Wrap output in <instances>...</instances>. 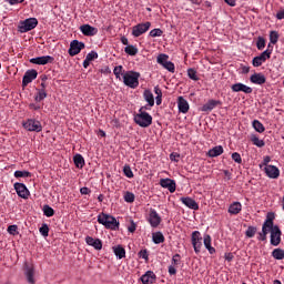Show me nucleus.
<instances>
[{"label": "nucleus", "instance_id": "1", "mask_svg": "<svg viewBox=\"0 0 284 284\" xmlns=\"http://www.w3.org/2000/svg\"><path fill=\"white\" fill-rule=\"evenodd\" d=\"M191 243L195 254H201L203 244L207 250L209 254H216V248L212 246V236L210 234L201 235L200 231H193L191 234Z\"/></svg>", "mask_w": 284, "mask_h": 284}, {"label": "nucleus", "instance_id": "2", "mask_svg": "<svg viewBox=\"0 0 284 284\" xmlns=\"http://www.w3.org/2000/svg\"><path fill=\"white\" fill-rule=\"evenodd\" d=\"M98 223H100V225H104L106 230L113 231L119 230L120 225L119 221H116V217L103 212L98 215Z\"/></svg>", "mask_w": 284, "mask_h": 284}, {"label": "nucleus", "instance_id": "3", "mask_svg": "<svg viewBox=\"0 0 284 284\" xmlns=\"http://www.w3.org/2000/svg\"><path fill=\"white\" fill-rule=\"evenodd\" d=\"M134 123L140 128H150L152 125V115L143 111V108H140L139 113L134 115Z\"/></svg>", "mask_w": 284, "mask_h": 284}, {"label": "nucleus", "instance_id": "4", "mask_svg": "<svg viewBox=\"0 0 284 284\" xmlns=\"http://www.w3.org/2000/svg\"><path fill=\"white\" fill-rule=\"evenodd\" d=\"M141 78V73L136 71H128L123 74V83L128 85V88H132L133 90L139 88V79Z\"/></svg>", "mask_w": 284, "mask_h": 284}, {"label": "nucleus", "instance_id": "5", "mask_svg": "<svg viewBox=\"0 0 284 284\" xmlns=\"http://www.w3.org/2000/svg\"><path fill=\"white\" fill-rule=\"evenodd\" d=\"M272 221H274V213H268L266 220L262 225V232L257 233V241H267V234H270V227H272Z\"/></svg>", "mask_w": 284, "mask_h": 284}, {"label": "nucleus", "instance_id": "6", "mask_svg": "<svg viewBox=\"0 0 284 284\" xmlns=\"http://www.w3.org/2000/svg\"><path fill=\"white\" fill-rule=\"evenodd\" d=\"M37 26H39V20H37V18H28L19 22L18 32H21L22 34L30 32V30H34Z\"/></svg>", "mask_w": 284, "mask_h": 284}, {"label": "nucleus", "instance_id": "7", "mask_svg": "<svg viewBox=\"0 0 284 284\" xmlns=\"http://www.w3.org/2000/svg\"><path fill=\"white\" fill-rule=\"evenodd\" d=\"M270 233L271 245L278 247V245H281V236H283V232H281V227H278V225H274V220H272V227H270Z\"/></svg>", "mask_w": 284, "mask_h": 284}, {"label": "nucleus", "instance_id": "8", "mask_svg": "<svg viewBox=\"0 0 284 284\" xmlns=\"http://www.w3.org/2000/svg\"><path fill=\"white\" fill-rule=\"evenodd\" d=\"M169 59H170V55L165 53H161L158 55L156 62L159 63V65H162L164 70H168L169 72H172V74H174L176 68L174 67L172 61H169Z\"/></svg>", "mask_w": 284, "mask_h": 284}, {"label": "nucleus", "instance_id": "9", "mask_svg": "<svg viewBox=\"0 0 284 284\" xmlns=\"http://www.w3.org/2000/svg\"><path fill=\"white\" fill-rule=\"evenodd\" d=\"M22 125L28 132H41L43 130L41 121L34 119H28Z\"/></svg>", "mask_w": 284, "mask_h": 284}, {"label": "nucleus", "instance_id": "10", "mask_svg": "<svg viewBox=\"0 0 284 284\" xmlns=\"http://www.w3.org/2000/svg\"><path fill=\"white\" fill-rule=\"evenodd\" d=\"M271 57H272V50L266 49L260 55L253 58L252 64H253L254 68H261V65L263 63H265V61H267V59H271Z\"/></svg>", "mask_w": 284, "mask_h": 284}, {"label": "nucleus", "instance_id": "11", "mask_svg": "<svg viewBox=\"0 0 284 284\" xmlns=\"http://www.w3.org/2000/svg\"><path fill=\"white\" fill-rule=\"evenodd\" d=\"M152 27V22H144V23H139L132 28V34L135 38L141 37V34H145L148 30Z\"/></svg>", "mask_w": 284, "mask_h": 284}, {"label": "nucleus", "instance_id": "12", "mask_svg": "<svg viewBox=\"0 0 284 284\" xmlns=\"http://www.w3.org/2000/svg\"><path fill=\"white\" fill-rule=\"evenodd\" d=\"M84 49H85V43L80 42L79 40H73L70 43L68 53L70 54V57H77V54H79L81 50H84Z\"/></svg>", "mask_w": 284, "mask_h": 284}, {"label": "nucleus", "instance_id": "13", "mask_svg": "<svg viewBox=\"0 0 284 284\" xmlns=\"http://www.w3.org/2000/svg\"><path fill=\"white\" fill-rule=\"evenodd\" d=\"M148 221L151 227H159V225H161L162 219L161 215H159V213L156 212V210L150 209Z\"/></svg>", "mask_w": 284, "mask_h": 284}, {"label": "nucleus", "instance_id": "14", "mask_svg": "<svg viewBox=\"0 0 284 284\" xmlns=\"http://www.w3.org/2000/svg\"><path fill=\"white\" fill-rule=\"evenodd\" d=\"M37 77H39V72H37V70L31 69L26 71L22 78V88H27L29 83H32V81L37 79Z\"/></svg>", "mask_w": 284, "mask_h": 284}, {"label": "nucleus", "instance_id": "15", "mask_svg": "<svg viewBox=\"0 0 284 284\" xmlns=\"http://www.w3.org/2000/svg\"><path fill=\"white\" fill-rule=\"evenodd\" d=\"M161 187H164V190H169L171 194H174L176 192V181L166 178L160 180Z\"/></svg>", "mask_w": 284, "mask_h": 284}, {"label": "nucleus", "instance_id": "16", "mask_svg": "<svg viewBox=\"0 0 284 284\" xmlns=\"http://www.w3.org/2000/svg\"><path fill=\"white\" fill-rule=\"evenodd\" d=\"M29 61L34 65H48V63H54V58L51 55H42L38 58H32Z\"/></svg>", "mask_w": 284, "mask_h": 284}, {"label": "nucleus", "instance_id": "17", "mask_svg": "<svg viewBox=\"0 0 284 284\" xmlns=\"http://www.w3.org/2000/svg\"><path fill=\"white\" fill-rule=\"evenodd\" d=\"M13 187L20 199H28V196H30V191L28 190V186H26V184L16 182L13 184Z\"/></svg>", "mask_w": 284, "mask_h": 284}, {"label": "nucleus", "instance_id": "18", "mask_svg": "<svg viewBox=\"0 0 284 284\" xmlns=\"http://www.w3.org/2000/svg\"><path fill=\"white\" fill-rule=\"evenodd\" d=\"M24 276L30 284H34V265L26 262L24 263Z\"/></svg>", "mask_w": 284, "mask_h": 284}, {"label": "nucleus", "instance_id": "19", "mask_svg": "<svg viewBox=\"0 0 284 284\" xmlns=\"http://www.w3.org/2000/svg\"><path fill=\"white\" fill-rule=\"evenodd\" d=\"M264 172L268 179H278L281 176V170L274 165H266Z\"/></svg>", "mask_w": 284, "mask_h": 284}, {"label": "nucleus", "instance_id": "20", "mask_svg": "<svg viewBox=\"0 0 284 284\" xmlns=\"http://www.w3.org/2000/svg\"><path fill=\"white\" fill-rule=\"evenodd\" d=\"M80 31L84 37H95V34H99V29L90 26V24H82L80 27Z\"/></svg>", "mask_w": 284, "mask_h": 284}, {"label": "nucleus", "instance_id": "21", "mask_svg": "<svg viewBox=\"0 0 284 284\" xmlns=\"http://www.w3.org/2000/svg\"><path fill=\"white\" fill-rule=\"evenodd\" d=\"M232 92H244V94H252V87H247L241 82L235 83L231 87Z\"/></svg>", "mask_w": 284, "mask_h": 284}, {"label": "nucleus", "instance_id": "22", "mask_svg": "<svg viewBox=\"0 0 284 284\" xmlns=\"http://www.w3.org/2000/svg\"><path fill=\"white\" fill-rule=\"evenodd\" d=\"M87 245L94 247V250H103V242L100 239H94L90 235L85 237Z\"/></svg>", "mask_w": 284, "mask_h": 284}, {"label": "nucleus", "instance_id": "23", "mask_svg": "<svg viewBox=\"0 0 284 284\" xmlns=\"http://www.w3.org/2000/svg\"><path fill=\"white\" fill-rule=\"evenodd\" d=\"M178 108L179 112L182 114H187V112H190V103H187V100L183 97L178 98Z\"/></svg>", "mask_w": 284, "mask_h": 284}, {"label": "nucleus", "instance_id": "24", "mask_svg": "<svg viewBox=\"0 0 284 284\" xmlns=\"http://www.w3.org/2000/svg\"><path fill=\"white\" fill-rule=\"evenodd\" d=\"M180 201L183 203V205L189 207V210H199V203H196V201L190 196L181 197Z\"/></svg>", "mask_w": 284, "mask_h": 284}, {"label": "nucleus", "instance_id": "25", "mask_svg": "<svg viewBox=\"0 0 284 284\" xmlns=\"http://www.w3.org/2000/svg\"><path fill=\"white\" fill-rule=\"evenodd\" d=\"M250 81L255 85H263L267 81V79L263 73H254L251 75Z\"/></svg>", "mask_w": 284, "mask_h": 284}, {"label": "nucleus", "instance_id": "26", "mask_svg": "<svg viewBox=\"0 0 284 284\" xmlns=\"http://www.w3.org/2000/svg\"><path fill=\"white\" fill-rule=\"evenodd\" d=\"M216 105H223V102L221 100H209L203 106L202 111L203 112H212Z\"/></svg>", "mask_w": 284, "mask_h": 284}, {"label": "nucleus", "instance_id": "27", "mask_svg": "<svg viewBox=\"0 0 284 284\" xmlns=\"http://www.w3.org/2000/svg\"><path fill=\"white\" fill-rule=\"evenodd\" d=\"M141 281L143 284H152L156 281V274L152 271H148L144 275L141 276Z\"/></svg>", "mask_w": 284, "mask_h": 284}, {"label": "nucleus", "instance_id": "28", "mask_svg": "<svg viewBox=\"0 0 284 284\" xmlns=\"http://www.w3.org/2000/svg\"><path fill=\"white\" fill-rule=\"evenodd\" d=\"M242 210H243V204H241V202H233L229 206V214L236 216V214H241Z\"/></svg>", "mask_w": 284, "mask_h": 284}, {"label": "nucleus", "instance_id": "29", "mask_svg": "<svg viewBox=\"0 0 284 284\" xmlns=\"http://www.w3.org/2000/svg\"><path fill=\"white\" fill-rule=\"evenodd\" d=\"M143 98L149 103L150 108H154V94L149 89L144 90Z\"/></svg>", "mask_w": 284, "mask_h": 284}, {"label": "nucleus", "instance_id": "30", "mask_svg": "<svg viewBox=\"0 0 284 284\" xmlns=\"http://www.w3.org/2000/svg\"><path fill=\"white\" fill-rule=\"evenodd\" d=\"M73 163L75 168H79L81 170L83 169V165H85V159H83V155L81 154H75L73 156Z\"/></svg>", "mask_w": 284, "mask_h": 284}, {"label": "nucleus", "instance_id": "31", "mask_svg": "<svg viewBox=\"0 0 284 284\" xmlns=\"http://www.w3.org/2000/svg\"><path fill=\"white\" fill-rule=\"evenodd\" d=\"M221 154H223V146L222 145H217V146L209 150V156H211V159H214L216 156H221Z\"/></svg>", "mask_w": 284, "mask_h": 284}, {"label": "nucleus", "instance_id": "32", "mask_svg": "<svg viewBox=\"0 0 284 284\" xmlns=\"http://www.w3.org/2000/svg\"><path fill=\"white\" fill-rule=\"evenodd\" d=\"M153 243L160 245V243H165V236L161 232H155L152 234Z\"/></svg>", "mask_w": 284, "mask_h": 284}, {"label": "nucleus", "instance_id": "33", "mask_svg": "<svg viewBox=\"0 0 284 284\" xmlns=\"http://www.w3.org/2000/svg\"><path fill=\"white\" fill-rule=\"evenodd\" d=\"M113 252L118 258H125V248L121 245L114 246Z\"/></svg>", "mask_w": 284, "mask_h": 284}, {"label": "nucleus", "instance_id": "34", "mask_svg": "<svg viewBox=\"0 0 284 284\" xmlns=\"http://www.w3.org/2000/svg\"><path fill=\"white\" fill-rule=\"evenodd\" d=\"M252 126L254 128L255 132H258L260 134H263V132H265V125H263L258 120H254L252 122Z\"/></svg>", "mask_w": 284, "mask_h": 284}, {"label": "nucleus", "instance_id": "35", "mask_svg": "<svg viewBox=\"0 0 284 284\" xmlns=\"http://www.w3.org/2000/svg\"><path fill=\"white\" fill-rule=\"evenodd\" d=\"M47 97H48V92H45V90L38 89L34 101H37L38 103H41V101H43Z\"/></svg>", "mask_w": 284, "mask_h": 284}, {"label": "nucleus", "instance_id": "36", "mask_svg": "<svg viewBox=\"0 0 284 284\" xmlns=\"http://www.w3.org/2000/svg\"><path fill=\"white\" fill-rule=\"evenodd\" d=\"M124 52L130 57H136L139 54V49L132 44L124 48Z\"/></svg>", "mask_w": 284, "mask_h": 284}, {"label": "nucleus", "instance_id": "37", "mask_svg": "<svg viewBox=\"0 0 284 284\" xmlns=\"http://www.w3.org/2000/svg\"><path fill=\"white\" fill-rule=\"evenodd\" d=\"M272 256L276 261H283V258H284V250L283 248H275V250H273Z\"/></svg>", "mask_w": 284, "mask_h": 284}, {"label": "nucleus", "instance_id": "38", "mask_svg": "<svg viewBox=\"0 0 284 284\" xmlns=\"http://www.w3.org/2000/svg\"><path fill=\"white\" fill-rule=\"evenodd\" d=\"M16 179H30L32 176V173L29 171H16L14 174Z\"/></svg>", "mask_w": 284, "mask_h": 284}, {"label": "nucleus", "instance_id": "39", "mask_svg": "<svg viewBox=\"0 0 284 284\" xmlns=\"http://www.w3.org/2000/svg\"><path fill=\"white\" fill-rule=\"evenodd\" d=\"M251 141L253 145H256V148H265V141L258 139L256 135H252Z\"/></svg>", "mask_w": 284, "mask_h": 284}, {"label": "nucleus", "instance_id": "40", "mask_svg": "<svg viewBox=\"0 0 284 284\" xmlns=\"http://www.w3.org/2000/svg\"><path fill=\"white\" fill-rule=\"evenodd\" d=\"M42 212L44 216H47L48 219L54 215V209H52L50 205H44L42 209Z\"/></svg>", "mask_w": 284, "mask_h": 284}, {"label": "nucleus", "instance_id": "41", "mask_svg": "<svg viewBox=\"0 0 284 284\" xmlns=\"http://www.w3.org/2000/svg\"><path fill=\"white\" fill-rule=\"evenodd\" d=\"M256 232V226H248L247 230L245 231V236H247V239H254Z\"/></svg>", "mask_w": 284, "mask_h": 284}, {"label": "nucleus", "instance_id": "42", "mask_svg": "<svg viewBox=\"0 0 284 284\" xmlns=\"http://www.w3.org/2000/svg\"><path fill=\"white\" fill-rule=\"evenodd\" d=\"M123 174L126 176V179H134V173L132 172V168L130 165H124L123 168Z\"/></svg>", "mask_w": 284, "mask_h": 284}, {"label": "nucleus", "instance_id": "43", "mask_svg": "<svg viewBox=\"0 0 284 284\" xmlns=\"http://www.w3.org/2000/svg\"><path fill=\"white\" fill-rule=\"evenodd\" d=\"M270 41L273 45H276L278 43V31L270 32Z\"/></svg>", "mask_w": 284, "mask_h": 284}, {"label": "nucleus", "instance_id": "44", "mask_svg": "<svg viewBox=\"0 0 284 284\" xmlns=\"http://www.w3.org/2000/svg\"><path fill=\"white\" fill-rule=\"evenodd\" d=\"M187 77L192 81H199V75L196 74L195 69H193V68L187 69Z\"/></svg>", "mask_w": 284, "mask_h": 284}, {"label": "nucleus", "instance_id": "45", "mask_svg": "<svg viewBox=\"0 0 284 284\" xmlns=\"http://www.w3.org/2000/svg\"><path fill=\"white\" fill-rule=\"evenodd\" d=\"M134 199H135L134 193H132L130 191H126L124 193V201H125V203H134Z\"/></svg>", "mask_w": 284, "mask_h": 284}, {"label": "nucleus", "instance_id": "46", "mask_svg": "<svg viewBox=\"0 0 284 284\" xmlns=\"http://www.w3.org/2000/svg\"><path fill=\"white\" fill-rule=\"evenodd\" d=\"M138 256H139V258H143L146 263H148V261H150V253H148L146 248L141 250L138 253Z\"/></svg>", "mask_w": 284, "mask_h": 284}, {"label": "nucleus", "instance_id": "47", "mask_svg": "<svg viewBox=\"0 0 284 284\" xmlns=\"http://www.w3.org/2000/svg\"><path fill=\"white\" fill-rule=\"evenodd\" d=\"M256 48H257V50H264L265 49V38H263V37L257 38Z\"/></svg>", "mask_w": 284, "mask_h": 284}, {"label": "nucleus", "instance_id": "48", "mask_svg": "<svg viewBox=\"0 0 284 284\" xmlns=\"http://www.w3.org/2000/svg\"><path fill=\"white\" fill-rule=\"evenodd\" d=\"M40 234H42V236H48L50 234V227L48 226V224H42V226L39 229Z\"/></svg>", "mask_w": 284, "mask_h": 284}, {"label": "nucleus", "instance_id": "49", "mask_svg": "<svg viewBox=\"0 0 284 284\" xmlns=\"http://www.w3.org/2000/svg\"><path fill=\"white\" fill-rule=\"evenodd\" d=\"M149 37H152V38L163 37V30L153 29V30L150 31Z\"/></svg>", "mask_w": 284, "mask_h": 284}, {"label": "nucleus", "instance_id": "50", "mask_svg": "<svg viewBox=\"0 0 284 284\" xmlns=\"http://www.w3.org/2000/svg\"><path fill=\"white\" fill-rule=\"evenodd\" d=\"M171 265H173L175 267H178V265H181V255L180 254L173 255Z\"/></svg>", "mask_w": 284, "mask_h": 284}, {"label": "nucleus", "instance_id": "51", "mask_svg": "<svg viewBox=\"0 0 284 284\" xmlns=\"http://www.w3.org/2000/svg\"><path fill=\"white\" fill-rule=\"evenodd\" d=\"M85 59L88 61H94V59H99V53H97V51H91L87 54Z\"/></svg>", "mask_w": 284, "mask_h": 284}, {"label": "nucleus", "instance_id": "52", "mask_svg": "<svg viewBox=\"0 0 284 284\" xmlns=\"http://www.w3.org/2000/svg\"><path fill=\"white\" fill-rule=\"evenodd\" d=\"M121 72H123V65H118L113 70V74L116 79H121Z\"/></svg>", "mask_w": 284, "mask_h": 284}, {"label": "nucleus", "instance_id": "53", "mask_svg": "<svg viewBox=\"0 0 284 284\" xmlns=\"http://www.w3.org/2000/svg\"><path fill=\"white\" fill-rule=\"evenodd\" d=\"M232 159L235 161V163H243V159L241 158V153L239 152L232 153Z\"/></svg>", "mask_w": 284, "mask_h": 284}, {"label": "nucleus", "instance_id": "54", "mask_svg": "<svg viewBox=\"0 0 284 284\" xmlns=\"http://www.w3.org/2000/svg\"><path fill=\"white\" fill-rule=\"evenodd\" d=\"M128 232H130L131 234H134V232H136V223H134L132 220L130 225L128 226Z\"/></svg>", "mask_w": 284, "mask_h": 284}, {"label": "nucleus", "instance_id": "55", "mask_svg": "<svg viewBox=\"0 0 284 284\" xmlns=\"http://www.w3.org/2000/svg\"><path fill=\"white\" fill-rule=\"evenodd\" d=\"M181 158V154L173 152L170 154V160L174 161L175 163H179V159Z\"/></svg>", "mask_w": 284, "mask_h": 284}, {"label": "nucleus", "instance_id": "56", "mask_svg": "<svg viewBox=\"0 0 284 284\" xmlns=\"http://www.w3.org/2000/svg\"><path fill=\"white\" fill-rule=\"evenodd\" d=\"M270 161H272V158H270V155L264 156L263 163L260 164V168H263V165H264V168H267V165H270V164H268Z\"/></svg>", "mask_w": 284, "mask_h": 284}, {"label": "nucleus", "instance_id": "57", "mask_svg": "<svg viewBox=\"0 0 284 284\" xmlns=\"http://www.w3.org/2000/svg\"><path fill=\"white\" fill-rule=\"evenodd\" d=\"M17 230H18L17 225H9L7 229V232L9 234H14V232H17Z\"/></svg>", "mask_w": 284, "mask_h": 284}, {"label": "nucleus", "instance_id": "58", "mask_svg": "<svg viewBox=\"0 0 284 284\" xmlns=\"http://www.w3.org/2000/svg\"><path fill=\"white\" fill-rule=\"evenodd\" d=\"M169 274L171 275V276H174V275H176V266H174V265H170L169 266Z\"/></svg>", "mask_w": 284, "mask_h": 284}, {"label": "nucleus", "instance_id": "59", "mask_svg": "<svg viewBox=\"0 0 284 284\" xmlns=\"http://www.w3.org/2000/svg\"><path fill=\"white\" fill-rule=\"evenodd\" d=\"M224 258H225V261H229V263H230V262L234 261V254L225 253Z\"/></svg>", "mask_w": 284, "mask_h": 284}, {"label": "nucleus", "instance_id": "60", "mask_svg": "<svg viewBox=\"0 0 284 284\" xmlns=\"http://www.w3.org/2000/svg\"><path fill=\"white\" fill-rule=\"evenodd\" d=\"M10 6H17V3H23L24 0H6Z\"/></svg>", "mask_w": 284, "mask_h": 284}, {"label": "nucleus", "instance_id": "61", "mask_svg": "<svg viewBox=\"0 0 284 284\" xmlns=\"http://www.w3.org/2000/svg\"><path fill=\"white\" fill-rule=\"evenodd\" d=\"M276 19H278L280 21L284 19V9L276 13Z\"/></svg>", "mask_w": 284, "mask_h": 284}, {"label": "nucleus", "instance_id": "62", "mask_svg": "<svg viewBox=\"0 0 284 284\" xmlns=\"http://www.w3.org/2000/svg\"><path fill=\"white\" fill-rule=\"evenodd\" d=\"M90 189H88L87 186L80 189V194H90Z\"/></svg>", "mask_w": 284, "mask_h": 284}, {"label": "nucleus", "instance_id": "63", "mask_svg": "<svg viewBox=\"0 0 284 284\" xmlns=\"http://www.w3.org/2000/svg\"><path fill=\"white\" fill-rule=\"evenodd\" d=\"M154 92H155L156 97H163V91H161V89L159 87H154Z\"/></svg>", "mask_w": 284, "mask_h": 284}, {"label": "nucleus", "instance_id": "64", "mask_svg": "<svg viewBox=\"0 0 284 284\" xmlns=\"http://www.w3.org/2000/svg\"><path fill=\"white\" fill-rule=\"evenodd\" d=\"M227 6H231V8H234L236 6V0H224Z\"/></svg>", "mask_w": 284, "mask_h": 284}]
</instances>
